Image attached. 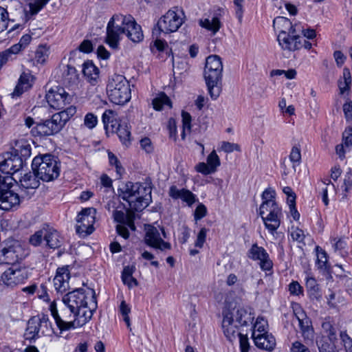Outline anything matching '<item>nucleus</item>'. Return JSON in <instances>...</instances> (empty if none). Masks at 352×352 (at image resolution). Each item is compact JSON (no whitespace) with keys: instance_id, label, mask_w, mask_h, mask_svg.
<instances>
[{"instance_id":"nucleus-1","label":"nucleus","mask_w":352,"mask_h":352,"mask_svg":"<svg viewBox=\"0 0 352 352\" xmlns=\"http://www.w3.org/2000/svg\"><path fill=\"white\" fill-rule=\"evenodd\" d=\"M121 34H125L133 43H139L144 38L141 26L131 15L116 14L111 17L107 24L106 43L111 47L117 48Z\"/></svg>"},{"instance_id":"nucleus-2","label":"nucleus","mask_w":352,"mask_h":352,"mask_svg":"<svg viewBox=\"0 0 352 352\" xmlns=\"http://www.w3.org/2000/svg\"><path fill=\"white\" fill-rule=\"evenodd\" d=\"M121 198L135 211H141L149 204L151 189L140 183L128 182L118 189Z\"/></svg>"},{"instance_id":"nucleus-3","label":"nucleus","mask_w":352,"mask_h":352,"mask_svg":"<svg viewBox=\"0 0 352 352\" xmlns=\"http://www.w3.org/2000/svg\"><path fill=\"white\" fill-rule=\"evenodd\" d=\"M223 64L217 55L207 57L204 70V77L208 94L212 100H216L222 91Z\"/></svg>"},{"instance_id":"nucleus-4","label":"nucleus","mask_w":352,"mask_h":352,"mask_svg":"<svg viewBox=\"0 0 352 352\" xmlns=\"http://www.w3.org/2000/svg\"><path fill=\"white\" fill-rule=\"evenodd\" d=\"M107 92L109 100L116 104L123 105L131 98L130 83L122 75L114 74L109 76Z\"/></svg>"},{"instance_id":"nucleus-5","label":"nucleus","mask_w":352,"mask_h":352,"mask_svg":"<svg viewBox=\"0 0 352 352\" xmlns=\"http://www.w3.org/2000/svg\"><path fill=\"white\" fill-rule=\"evenodd\" d=\"M76 109L74 106H69L65 109L54 114L50 120L37 124L34 130L39 135L48 136L58 133L67 121L76 113Z\"/></svg>"},{"instance_id":"nucleus-6","label":"nucleus","mask_w":352,"mask_h":352,"mask_svg":"<svg viewBox=\"0 0 352 352\" xmlns=\"http://www.w3.org/2000/svg\"><path fill=\"white\" fill-rule=\"evenodd\" d=\"M32 167L36 176L43 182L52 181L59 175L58 162L50 154L35 157Z\"/></svg>"},{"instance_id":"nucleus-7","label":"nucleus","mask_w":352,"mask_h":352,"mask_svg":"<svg viewBox=\"0 0 352 352\" xmlns=\"http://www.w3.org/2000/svg\"><path fill=\"white\" fill-rule=\"evenodd\" d=\"M28 254L21 243L14 239H8L0 244V265L14 264Z\"/></svg>"},{"instance_id":"nucleus-8","label":"nucleus","mask_w":352,"mask_h":352,"mask_svg":"<svg viewBox=\"0 0 352 352\" xmlns=\"http://www.w3.org/2000/svg\"><path fill=\"white\" fill-rule=\"evenodd\" d=\"M88 294L91 297L89 306L86 305L72 312L73 317H74L73 321L69 323H64L65 325L66 324L67 326H62L61 328L72 329L82 327L91 320L94 311H95L97 308V301L96 293L94 289H88Z\"/></svg>"},{"instance_id":"nucleus-9","label":"nucleus","mask_w":352,"mask_h":352,"mask_svg":"<svg viewBox=\"0 0 352 352\" xmlns=\"http://www.w3.org/2000/svg\"><path fill=\"white\" fill-rule=\"evenodd\" d=\"M184 15L183 11L177 7L169 10L157 23L160 32L168 34L177 31L184 22Z\"/></svg>"},{"instance_id":"nucleus-10","label":"nucleus","mask_w":352,"mask_h":352,"mask_svg":"<svg viewBox=\"0 0 352 352\" xmlns=\"http://www.w3.org/2000/svg\"><path fill=\"white\" fill-rule=\"evenodd\" d=\"M145 231L144 241L147 245L161 251L171 249L170 243L164 241L161 236L160 231L163 237H166V234L163 228L159 230L151 225H147L145 227Z\"/></svg>"},{"instance_id":"nucleus-11","label":"nucleus","mask_w":352,"mask_h":352,"mask_svg":"<svg viewBox=\"0 0 352 352\" xmlns=\"http://www.w3.org/2000/svg\"><path fill=\"white\" fill-rule=\"evenodd\" d=\"M96 213V210L93 208L82 210L77 218V225L76 226L77 234L86 236L94 232Z\"/></svg>"},{"instance_id":"nucleus-12","label":"nucleus","mask_w":352,"mask_h":352,"mask_svg":"<svg viewBox=\"0 0 352 352\" xmlns=\"http://www.w3.org/2000/svg\"><path fill=\"white\" fill-rule=\"evenodd\" d=\"M50 325L49 319L45 315H43L41 318L37 316L31 318L28 322V327L25 333V339H36L39 337L40 332L42 335L49 333L50 332Z\"/></svg>"},{"instance_id":"nucleus-13","label":"nucleus","mask_w":352,"mask_h":352,"mask_svg":"<svg viewBox=\"0 0 352 352\" xmlns=\"http://www.w3.org/2000/svg\"><path fill=\"white\" fill-rule=\"evenodd\" d=\"M272 204L264 209L259 208V214L266 228L271 233H274L280 226L282 212L278 204Z\"/></svg>"},{"instance_id":"nucleus-14","label":"nucleus","mask_w":352,"mask_h":352,"mask_svg":"<svg viewBox=\"0 0 352 352\" xmlns=\"http://www.w3.org/2000/svg\"><path fill=\"white\" fill-rule=\"evenodd\" d=\"M28 278V272L26 268L12 266L1 274V281L8 287H14L23 283Z\"/></svg>"},{"instance_id":"nucleus-15","label":"nucleus","mask_w":352,"mask_h":352,"mask_svg":"<svg viewBox=\"0 0 352 352\" xmlns=\"http://www.w3.org/2000/svg\"><path fill=\"white\" fill-rule=\"evenodd\" d=\"M45 98L50 106L58 110L64 109L72 100L71 96L60 87L50 89Z\"/></svg>"},{"instance_id":"nucleus-16","label":"nucleus","mask_w":352,"mask_h":352,"mask_svg":"<svg viewBox=\"0 0 352 352\" xmlns=\"http://www.w3.org/2000/svg\"><path fill=\"white\" fill-rule=\"evenodd\" d=\"M87 295H89L88 292L85 294V291L83 289H76L63 296V302L71 312H74L80 307L88 305L87 301Z\"/></svg>"},{"instance_id":"nucleus-17","label":"nucleus","mask_w":352,"mask_h":352,"mask_svg":"<svg viewBox=\"0 0 352 352\" xmlns=\"http://www.w3.org/2000/svg\"><path fill=\"white\" fill-rule=\"evenodd\" d=\"M277 40L279 45L283 50L294 52L301 48L302 41L300 36L295 33H278Z\"/></svg>"},{"instance_id":"nucleus-18","label":"nucleus","mask_w":352,"mask_h":352,"mask_svg":"<svg viewBox=\"0 0 352 352\" xmlns=\"http://www.w3.org/2000/svg\"><path fill=\"white\" fill-rule=\"evenodd\" d=\"M20 204L19 195L8 188H3L0 190V208L4 210H9Z\"/></svg>"},{"instance_id":"nucleus-19","label":"nucleus","mask_w":352,"mask_h":352,"mask_svg":"<svg viewBox=\"0 0 352 352\" xmlns=\"http://www.w3.org/2000/svg\"><path fill=\"white\" fill-rule=\"evenodd\" d=\"M249 257L253 260L260 261V266L263 270H270L272 267V262L265 250L254 244L250 250Z\"/></svg>"},{"instance_id":"nucleus-20","label":"nucleus","mask_w":352,"mask_h":352,"mask_svg":"<svg viewBox=\"0 0 352 352\" xmlns=\"http://www.w3.org/2000/svg\"><path fill=\"white\" fill-rule=\"evenodd\" d=\"M69 278L68 266L58 268L56 274L53 280L54 285L57 292L63 294L69 289Z\"/></svg>"},{"instance_id":"nucleus-21","label":"nucleus","mask_w":352,"mask_h":352,"mask_svg":"<svg viewBox=\"0 0 352 352\" xmlns=\"http://www.w3.org/2000/svg\"><path fill=\"white\" fill-rule=\"evenodd\" d=\"M252 338L255 345L261 349L272 351L276 346V340L272 334L253 332Z\"/></svg>"},{"instance_id":"nucleus-22","label":"nucleus","mask_w":352,"mask_h":352,"mask_svg":"<svg viewBox=\"0 0 352 352\" xmlns=\"http://www.w3.org/2000/svg\"><path fill=\"white\" fill-rule=\"evenodd\" d=\"M68 308L65 307L63 309H60V314H58V311L54 303H52L50 305V310L52 312V315L53 316L56 323L58 326V327L61 330H69V329H63L61 328V327L65 326V324L63 323H69L72 322L73 320H72V318L74 319V317H73V313H71L69 311V313H68ZM65 326H67L65 324Z\"/></svg>"},{"instance_id":"nucleus-23","label":"nucleus","mask_w":352,"mask_h":352,"mask_svg":"<svg viewBox=\"0 0 352 352\" xmlns=\"http://www.w3.org/2000/svg\"><path fill=\"white\" fill-rule=\"evenodd\" d=\"M301 161V153L299 147L294 146H293L292 151L289 155V162L286 160L283 162V174L287 175L291 173L296 171V167L298 166Z\"/></svg>"},{"instance_id":"nucleus-24","label":"nucleus","mask_w":352,"mask_h":352,"mask_svg":"<svg viewBox=\"0 0 352 352\" xmlns=\"http://www.w3.org/2000/svg\"><path fill=\"white\" fill-rule=\"evenodd\" d=\"M168 195L173 199H181L189 206H191L196 201L195 195L192 192L184 188L178 189L176 186L170 187Z\"/></svg>"},{"instance_id":"nucleus-25","label":"nucleus","mask_w":352,"mask_h":352,"mask_svg":"<svg viewBox=\"0 0 352 352\" xmlns=\"http://www.w3.org/2000/svg\"><path fill=\"white\" fill-rule=\"evenodd\" d=\"M113 217L116 221L124 225H126L132 230H135V226L134 223V209H131L129 207V208L126 210V212L121 210H116L113 212Z\"/></svg>"},{"instance_id":"nucleus-26","label":"nucleus","mask_w":352,"mask_h":352,"mask_svg":"<svg viewBox=\"0 0 352 352\" xmlns=\"http://www.w3.org/2000/svg\"><path fill=\"white\" fill-rule=\"evenodd\" d=\"M39 179L34 171L25 173L19 180L21 190L30 193L29 190H34L39 186Z\"/></svg>"},{"instance_id":"nucleus-27","label":"nucleus","mask_w":352,"mask_h":352,"mask_svg":"<svg viewBox=\"0 0 352 352\" xmlns=\"http://www.w3.org/2000/svg\"><path fill=\"white\" fill-rule=\"evenodd\" d=\"M45 241L46 245L52 249L58 248L63 243V239L59 233L48 226L45 227Z\"/></svg>"},{"instance_id":"nucleus-28","label":"nucleus","mask_w":352,"mask_h":352,"mask_svg":"<svg viewBox=\"0 0 352 352\" xmlns=\"http://www.w3.org/2000/svg\"><path fill=\"white\" fill-rule=\"evenodd\" d=\"M234 323H236L235 320L230 314H227L223 317L222 328L225 336L230 340L235 338L236 336H239V333H238L237 326Z\"/></svg>"},{"instance_id":"nucleus-29","label":"nucleus","mask_w":352,"mask_h":352,"mask_svg":"<svg viewBox=\"0 0 352 352\" xmlns=\"http://www.w3.org/2000/svg\"><path fill=\"white\" fill-rule=\"evenodd\" d=\"M33 79V76L30 74L23 73L19 79L18 84L12 94L13 97L21 96L24 91L30 88Z\"/></svg>"},{"instance_id":"nucleus-30","label":"nucleus","mask_w":352,"mask_h":352,"mask_svg":"<svg viewBox=\"0 0 352 352\" xmlns=\"http://www.w3.org/2000/svg\"><path fill=\"white\" fill-rule=\"evenodd\" d=\"M273 27L278 33H295L296 29L292 22L285 17L277 16L273 21Z\"/></svg>"},{"instance_id":"nucleus-31","label":"nucleus","mask_w":352,"mask_h":352,"mask_svg":"<svg viewBox=\"0 0 352 352\" xmlns=\"http://www.w3.org/2000/svg\"><path fill=\"white\" fill-rule=\"evenodd\" d=\"M12 153H6L0 156V173L2 176H11L13 172Z\"/></svg>"},{"instance_id":"nucleus-32","label":"nucleus","mask_w":352,"mask_h":352,"mask_svg":"<svg viewBox=\"0 0 352 352\" xmlns=\"http://www.w3.org/2000/svg\"><path fill=\"white\" fill-rule=\"evenodd\" d=\"M235 322L238 323L240 326H247L250 323H252L254 316L251 312L245 308H239L234 316Z\"/></svg>"},{"instance_id":"nucleus-33","label":"nucleus","mask_w":352,"mask_h":352,"mask_svg":"<svg viewBox=\"0 0 352 352\" xmlns=\"http://www.w3.org/2000/svg\"><path fill=\"white\" fill-rule=\"evenodd\" d=\"M14 153L25 161L31 155V146L23 140L15 142Z\"/></svg>"},{"instance_id":"nucleus-34","label":"nucleus","mask_w":352,"mask_h":352,"mask_svg":"<svg viewBox=\"0 0 352 352\" xmlns=\"http://www.w3.org/2000/svg\"><path fill=\"white\" fill-rule=\"evenodd\" d=\"M307 292L312 299L320 300L322 293L316 280L313 277H307L305 283Z\"/></svg>"},{"instance_id":"nucleus-35","label":"nucleus","mask_w":352,"mask_h":352,"mask_svg":"<svg viewBox=\"0 0 352 352\" xmlns=\"http://www.w3.org/2000/svg\"><path fill=\"white\" fill-rule=\"evenodd\" d=\"M102 122L106 130L109 129L114 131V129L119 124L117 120V114L111 109L106 110L102 114Z\"/></svg>"},{"instance_id":"nucleus-36","label":"nucleus","mask_w":352,"mask_h":352,"mask_svg":"<svg viewBox=\"0 0 352 352\" xmlns=\"http://www.w3.org/2000/svg\"><path fill=\"white\" fill-rule=\"evenodd\" d=\"M82 73L85 77L91 83L96 81L98 77V69L91 62H85L82 65Z\"/></svg>"},{"instance_id":"nucleus-37","label":"nucleus","mask_w":352,"mask_h":352,"mask_svg":"<svg viewBox=\"0 0 352 352\" xmlns=\"http://www.w3.org/2000/svg\"><path fill=\"white\" fill-rule=\"evenodd\" d=\"M199 24L202 28L211 31L213 34H215L221 26V21L217 16L212 17L211 20L209 19H201Z\"/></svg>"},{"instance_id":"nucleus-38","label":"nucleus","mask_w":352,"mask_h":352,"mask_svg":"<svg viewBox=\"0 0 352 352\" xmlns=\"http://www.w3.org/2000/svg\"><path fill=\"white\" fill-rule=\"evenodd\" d=\"M296 318L303 337L308 338L310 334L312 333L311 321L303 312H302L299 316H296Z\"/></svg>"},{"instance_id":"nucleus-39","label":"nucleus","mask_w":352,"mask_h":352,"mask_svg":"<svg viewBox=\"0 0 352 352\" xmlns=\"http://www.w3.org/2000/svg\"><path fill=\"white\" fill-rule=\"evenodd\" d=\"M351 77L350 70L348 68H344L343 76L338 81V87L340 89V94H344L351 89Z\"/></svg>"},{"instance_id":"nucleus-40","label":"nucleus","mask_w":352,"mask_h":352,"mask_svg":"<svg viewBox=\"0 0 352 352\" xmlns=\"http://www.w3.org/2000/svg\"><path fill=\"white\" fill-rule=\"evenodd\" d=\"M79 75L76 69L71 65H67L63 74V80L69 85L76 84L78 81Z\"/></svg>"},{"instance_id":"nucleus-41","label":"nucleus","mask_w":352,"mask_h":352,"mask_svg":"<svg viewBox=\"0 0 352 352\" xmlns=\"http://www.w3.org/2000/svg\"><path fill=\"white\" fill-rule=\"evenodd\" d=\"M317 345L319 352H339V351L336 349L334 341H330V340L327 339L324 336L317 340Z\"/></svg>"},{"instance_id":"nucleus-42","label":"nucleus","mask_w":352,"mask_h":352,"mask_svg":"<svg viewBox=\"0 0 352 352\" xmlns=\"http://www.w3.org/2000/svg\"><path fill=\"white\" fill-rule=\"evenodd\" d=\"M275 195L276 192L272 188L265 189L262 194L263 202L260 206V208H262V209L266 208L270 205H272V204L277 205L275 201Z\"/></svg>"},{"instance_id":"nucleus-43","label":"nucleus","mask_w":352,"mask_h":352,"mask_svg":"<svg viewBox=\"0 0 352 352\" xmlns=\"http://www.w3.org/2000/svg\"><path fill=\"white\" fill-rule=\"evenodd\" d=\"M113 132H116L123 144H126L129 141L131 133L126 124H118L114 129Z\"/></svg>"},{"instance_id":"nucleus-44","label":"nucleus","mask_w":352,"mask_h":352,"mask_svg":"<svg viewBox=\"0 0 352 352\" xmlns=\"http://www.w3.org/2000/svg\"><path fill=\"white\" fill-rule=\"evenodd\" d=\"M153 108L157 111L162 110L163 106L167 105L171 107V102L169 98L164 93L161 94L159 97L153 100Z\"/></svg>"},{"instance_id":"nucleus-45","label":"nucleus","mask_w":352,"mask_h":352,"mask_svg":"<svg viewBox=\"0 0 352 352\" xmlns=\"http://www.w3.org/2000/svg\"><path fill=\"white\" fill-rule=\"evenodd\" d=\"M322 328L323 331L327 334L325 336L330 341L336 340V333L335 328L330 320L325 319L322 323Z\"/></svg>"},{"instance_id":"nucleus-46","label":"nucleus","mask_w":352,"mask_h":352,"mask_svg":"<svg viewBox=\"0 0 352 352\" xmlns=\"http://www.w3.org/2000/svg\"><path fill=\"white\" fill-rule=\"evenodd\" d=\"M49 55V48L46 45H40L35 52V60L38 63L43 64Z\"/></svg>"},{"instance_id":"nucleus-47","label":"nucleus","mask_w":352,"mask_h":352,"mask_svg":"<svg viewBox=\"0 0 352 352\" xmlns=\"http://www.w3.org/2000/svg\"><path fill=\"white\" fill-rule=\"evenodd\" d=\"M317 260L316 265L320 270H326L327 263V255L324 250L318 246L316 247Z\"/></svg>"},{"instance_id":"nucleus-48","label":"nucleus","mask_w":352,"mask_h":352,"mask_svg":"<svg viewBox=\"0 0 352 352\" xmlns=\"http://www.w3.org/2000/svg\"><path fill=\"white\" fill-rule=\"evenodd\" d=\"M48 2L49 0H34L33 2H30L28 6L31 15L36 14Z\"/></svg>"},{"instance_id":"nucleus-49","label":"nucleus","mask_w":352,"mask_h":352,"mask_svg":"<svg viewBox=\"0 0 352 352\" xmlns=\"http://www.w3.org/2000/svg\"><path fill=\"white\" fill-rule=\"evenodd\" d=\"M207 164L214 173L217 170V167L220 166V159L215 151H212L208 156Z\"/></svg>"},{"instance_id":"nucleus-50","label":"nucleus","mask_w":352,"mask_h":352,"mask_svg":"<svg viewBox=\"0 0 352 352\" xmlns=\"http://www.w3.org/2000/svg\"><path fill=\"white\" fill-rule=\"evenodd\" d=\"M45 227H43L42 229L36 231L30 236V243L34 246L39 245L41 243L43 239L45 240Z\"/></svg>"},{"instance_id":"nucleus-51","label":"nucleus","mask_w":352,"mask_h":352,"mask_svg":"<svg viewBox=\"0 0 352 352\" xmlns=\"http://www.w3.org/2000/svg\"><path fill=\"white\" fill-rule=\"evenodd\" d=\"M120 311L123 317L124 321L127 325V327H130L131 324L129 314L131 312V309L124 300L122 301L120 303Z\"/></svg>"},{"instance_id":"nucleus-52","label":"nucleus","mask_w":352,"mask_h":352,"mask_svg":"<svg viewBox=\"0 0 352 352\" xmlns=\"http://www.w3.org/2000/svg\"><path fill=\"white\" fill-rule=\"evenodd\" d=\"M267 321L263 318L258 317L254 324V331L256 333H267L265 332V327L267 326Z\"/></svg>"},{"instance_id":"nucleus-53","label":"nucleus","mask_w":352,"mask_h":352,"mask_svg":"<svg viewBox=\"0 0 352 352\" xmlns=\"http://www.w3.org/2000/svg\"><path fill=\"white\" fill-rule=\"evenodd\" d=\"M109 156V160L111 165H114L116 168V171L118 174L121 175L122 173L124 172V168L121 166L119 160H118L117 157L112 153L109 152L108 154Z\"/></svg>"},{"instance_id":"nucleus-54","label":"nucleus","mask_w":352,"mask_h":352,"mask_svg":"<svg viewBox=\"0 0 352 352\" xmlns=\"http://www.w3.org/2000/svg\"><path fill=\"white\" fill-rule=\"evenodd\" d=\"M8 13L7 10L0 7V33L3 32L8 26Z\"/></svg>"},{"instance_id":"nucleus-55","label":"nucleus","mask_w":352,"mask_h":352,"mask_svg":"<svg viewBox=\"0 0 352 352\" xmlns=\"http://www.w3.org/2000/svg\"><path fill=\"white\" fill-rule=\"evenodd\" d=\"M207 232H208V229H206V228H202L200 230V231L199 232V233L197 234V240H196L195 244L196 247L199 248L203 247V245L206 241Z\"/></svg>"},{"instance_id":"nucleus-56","label":"nucleus","mask_w":352,"mask_h":352,"mask_svg":"<svg viewBox=\"0 0 352 352\" xmlns=\"http://www.w3.org/2000/svg\"><path fill=\"white\" fill-rule=\"evenodd\" d=\"M342 142L345 147L352 146V128H346L342 133Z\"/></svg>"},{"instance_id":"nucleus-57","label":"nucleus","mask_w":352,"mask_h":352,"mask_svg":"<svg viewBox=\"0 0 352 352\" xmlns=\"http://www.w3.org/2000/svg\"><path fill=\"white\" fill-rule=\"evenodd\" d=\"M98 122L97 117L91 113H87L84 119L85 125L89 129H93Z\"/></svg>"},{"instance_id":"nucleus-58","label":"nucleus","mask_w":352,"mask_h":352,"mask_svg":"<svg viewBox=\"0 0 352 352\" xmlns=\"http://www.w3.org/2000/svg\"><path fill=\"white\" fill-rule=\"evenodd\" d=\"M221 148L226 153H231L234 151H239L240 146L237 144L231 143L229 142H223Z\"/></svg>"},{"instance_id":"nucleus-59","label":"nucleus","mask_w":352,"mask_h":352,"mask_svg":"<svg viewBox=\"0 0 352 352\" xmlns=\"http://www.w3.org/2000/svg\"><path fill=\"white\" fill-rule=\"evenodd\" d=\"M195 169L197 172L201 173L205 175L214 173L212 170L210 168L208 164L204 162H199L195 166Z\"/></svg>"},{"instance_id":"nucleus-60","label":"nucleus","mask_w":352,"mask_h":352,"mask_svg":"<svg viewBox=\"0 0 352 352\" xmlns=\"http://www.w3.org/2000/svg\"><path fill=\"white\" fill-rule=\"evenodd\" d=\"M207 214V209L206 207L202 204H200L197 206L195 210V220H200L203 217H204Z\"/></svg>"},{"instance_id":"nucleus-61","label":"nucleus","mask_w":352,"mask_h":352,"mask_svg":"<svg viewBox=\"0 0 352 352\" xmlns=\"http://www.w3.org/2000/svg\"><path fill=\"white\" fill-rule=\"evenodd\" d=\"M23 160L19 157V155L12 153V162L13 163V172L18 171L23 166Z\"/></svg>"},{"instance_id":"nucleus-62","label":"nucleus","mask_w":352,"mask_h":352,"mask_svg":"<svg viewBox=\"0 0 352 352\" xmlns=\"http://www.w3.org/2000/svg\"><path fill=\"white\" fill-rule=\"evenodd\" d=\"M239 337L241 351L248 352L250 345L248 337L246 336L243 335L242 333H239Z\"/></svg>"},{"instance_id":"nucleus-63","label":"nucleus","mask_w":352,"mask_h":352,"mask_svg":"<svg viewBox=\"0 0 352 352\" xmlns=\"http://www.w3.org/2000/svg\"><path fill=\"white\" fill-rule=\"evenodd\" d=\"M291 352H311L308 347L300 342L296 341L292 344Z\"/></svg>"},{"instance_id":"nucleus-64","label":"nucleus","mask_w":352,"mask_h":352,"mask_svg":"<svg viewBox=\"0 0 352 352\" xmlns=\"http://www.w3.org/2000/svg\"><path fill=\"white\" fill-rule=\"evenodd\" d=\"M289 290L293 295H299L302 292V287L297 281H293L289 285Z\"/></svg>"}]
</instances>
